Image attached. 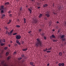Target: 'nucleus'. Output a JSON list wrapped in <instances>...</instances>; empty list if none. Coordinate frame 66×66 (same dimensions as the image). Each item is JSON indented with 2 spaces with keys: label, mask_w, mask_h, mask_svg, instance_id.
<instances>
[{
  "label": "nucleus",
  "mask_w": 66,
  "mask_h": 66,
  "mask_svg": "<svg viewBox=\"0 0 66 66\" xmlns=\"http://www.w3.org/2000/svg\"><path fill=\"white\" fill-rule=\"evenodd\" d=\"M53 31H55V30L54 29H53L52 30Z\"/></svg>",
  "instance_id": "50"
},
{
  "label": "nucleus",
  "mask_w": 66,
  "mask_h": 66,
  "mask_svg": "<svg viewBox=\"0 0 66 66\" xmlns=\"http://www.w3.org/2000/svg\"><path fill=\"white\" fill-rule=\"evenodd\" d=\"M7 28H6V29H7Z\"/></svg>",
  "instance_id": "62"
},
{
  "label": "nucleus",
  "mask_w": 66,
  "mask_h": 66,
  "mask_svg": "<svg viewBox=\"0 0 66 66\" xmlns=\"http://www.w3.org/2000/svg\"><path fill=\"white\" fill-rule=\"evenodd\" d=\"M31 1H34V0H30Z\"/></svg>",
  "instance_id": "57"
},
{
  "label": "nucleus",
  "mask_w": 66,
  "mask_h": 66,
  "mask_svg": "<svg viewBox=\"0 0 66 66\" xmlns=\"http://www.w3.org/2000/svg\"><path fill=\"white\" fill-rule=\"evenodd\" d=\"M59 23V21H57V22H56L57 23Z\"/></svg>",
  "instance_id": "41"
},
{
  "label": "nucleus",
  "mask_w": 66,
  "mask_h": 66,
  "mask_svg": "<svg viewBox=\"0 0 66 66\" xmlns=\"http://www.w3.org/2000/svg\"><path fill=\"white\" fill-rule=\"evenodd\" d=\"M9 14H10L11 13V11H9L8 12Z\"/></svg>",
  "instance_id": "36"
},
{
  "label": "nucleus",
  "mask_w": 66,
  "mask_h": 66,
  "mask_svg": "<svg viewBox=\"0 0 66 66\" xmlns=\"http://www.w3.org/2000/svg\"><path fill=\"white\" fill-rule=\"evenodd\" d=\"M1 46H3V45H4V44H3V43H2L1 44Z\"/></svg>",
  "instance_id": "37"
},
{
  "label": "nucleus",
  "mask_w": 66,
  "mask_h": 66,
  "mask_svg": "<svg viewBox=\"0 0 66 66\" xmlns=\"http://www.w3.org/2000/svg\"><path fill=\"white\" fill-rule=\"evenodd\" d=\"M34 22V23H36V22H37V21H36V20H33V22Z\"/></svg>",
  "instance_id": "10"
},
{
  "label": "nucleus",
  "mask_w": 66,
  "mask_h": 66,
  "mask_svg": "<svg viewBox=\"0 0 66 66\" xmlns=\"http://www.w3.org/2000/svg\"><path fill=\"white\" fill-rule=\"evenodd\" d=\"M9 4V2H6V3H5V5H7V4Z\"/></svg>",
  "instance_id": "12"
},
{
  "label": "nucleus",
  "mask_w": 66,
  "mask_h": 66,
  "mask_svg": "<svg viewBox=\"0 0 66 66\" xmlns=\"http://www.w3.org/2000/svg\"><path fill=\"white\" fill-rule=\"evenodd\" d=\"M6 55L7 56L9 55V53L8 52H6Z\"/></svg>",
  "instance_id": "26"
},
{
  "label": "nucleus",
  "mask_w": 66,
  "mask_h": 66,
  "mask_svg": "<svg viewBox=\"0 0 66 66\" xmlns=\"http://www.w3.org/2000/svg\"><path fill=\"white\" fill-rule=\"evenodd\" d=\"M1 65L2 66H7V64H4V61H2L1 62Z\"/></svg>",
  "instance_id": "3"
},
{
  "label": "nucleus",
  "mask_w": 66,
  "mask_h": 66,
  "mask_svg": "<svg viewBox=\"0 0 66 66\" xmlns=\"http://www.w3.org/2000/svg\"><path fill=\"white\" fill-rule=\"evenodd\" d=\"M60 32V31L59 30H58V33H59Z\"/></svg>",
  "instance_id": "52"
},
{
  "label": "nucleus",
  "mask_w": 66,
  "mask_h": 66,
  "mask_svg": "<svg viewBox=\"0 0 66 66\" xmlns=\"http://www.w3.org/2000/svg\"><path fill=\"white\" fill-rule=\"evenodd\" d=\"M39 31H40H40H41V29H39Z\"/></svg>",
  "instance_id": "56"
},
{
  "label": "nucleus",
  "mask_w": 66,
  "mask_h": 66,
  "mask_svg": "<svg viewBox=\"0 0 66 66\" xmlns=\"http://www.w3.org/2000/svg\"><path fill=\"white\" fill-rule=\"evenodd\" d=\"M3 42H5V39H3Z\"/></svg>",
  "instance_id": "39"
},
{
  "label": "nucleus",
  "mask_w": 66,
  "mask_h": 66,
  "mask_svg": "<svg viewBox=\"0 0 66 66\" xmlns=\"http://www.w3.org/2000/svg\"><path fill=\"white\" fill-rule=\"evenodd\" d=\"M51 48H48V50H51Z\"/></svg>",
  "instance_id": "38"
},
{
  "label": "nucleus",
  "mask_w": 66,
  "mask_h": 66,
  "mask_svg": "<svg viewBox=\"0 0 66 66\" xmlns=\"http://www.w3.org/2000/svg\"><path fill=\"white\" fill-rule=\"evenodd\" d=\"M16 38L17 39H20V38H21V36H20L19 35H16Z\"/></svg>",
  "instance_id": "2"
},
{
  "label": "nucleus",
  "mask_w": 66,
  "mask_h": 66,
  "mask_svg": "<svg viewBox=\"0 0 66 66\" xmlns=\"http://www.w3.org/2000/svg\"><path fill=\"white\" fill-rule=\"evenodd\" d=\"M2 40H0V44H1V41H2Z\"/></svg>",
  "instance_id": "42"
},
{
  "label": "nucleus",
  "mask_w": 66,
  "mask_h": 66,
  "mask_svg": "<svg viewBox=\"0 0 66 66\" xmlns=\"http://www.w3.org/2000/svg\"><path fill=\"white\" fill-rule=\"evenodd\" d=\"M16 52H14V54H16Z\"/></svg>",
  "instance_id": "40"
},
{
  "label": "nucleus",
  "mask_w": 66,
  "mask_h": 66,
  "mask_svg": "<svg viewBox=\"0 0 66 66\" xmlns=\"http://www.w3.org/2000/svg\"><path fill=\"white\" fill-rule=\"evenodd\" d=\"M16 27L17 28H19V27H20V25H17L16 26Z\"/></svg>",
  "instance_id": "19"
},
{
  "label": "nucleus",
  "mask_w": 66,
  "mask_h": 66,
  "mask_svg": "<svg viewBox=\"0 0 66 66\" xmlns=\"http://www.w3.org/2000/svg\"><path fill=\"white\" fill-rule=\"evenodd\" d=\"M10 46H11V45H9V47H10Z\"/></svg>",
  "instance_id": "51"
},
{
  "label": "nucleus",
  "mask_w": 66,
  "mask_h": 66,
  "mask_svg": "<svg viewBox=\"0 0 66 66\" xmlns=\"http://www.w3.org/2000/svg\"><path fill=\"white\" fill-rule=\"evenodd\" d=\"M17 34V33H14L13 34V35H16Z\"/></svg>",
  "instance_id": "23"
},
{
  "label": "nucleus",
  "mask_w": 66,
  "mask_h": 66,
  "mask_svg": "<svg viewBox=\"0 0 66 66\" xmlns=\"http://www.w3.org/2000/svg\"><path fill=\"white\" fill-rule=\"evenodd\" d=\"M50 52H51V51H47L46 52L47 53H50Z\"/></svg>",
  "instance_id": "29"
},
{
  "label": "nucleus",
  "mask_w": 66,
  "mask_h": 66,
  "mask_svg": "<svg viewBox=\"0 0 66 66\" xmlns=\"http://www.w3.org/2000/svg\"><path fill=\"white\" fill-rule=\"evenodd\" d=\"M0 66H1V64H0Z\"/></svg>",
  "instance_id": "61"
},
{
  "label": "nucleus",
  "mask_w": 66,
  "mask_h": 66,
  "mask_svg": "<svg viewBox=\"0 0 66 66\" xmlns=\"http://www.w3.org/2000/svg\"><path fill=\"white\" fill-rule=\"evenodd\" d=\"M13 30H12L10 32V33H12L13 32Z\"/></svg>",
  "instance_id": "30"
},
{
  "label": "nucleus",
  "mask_w": 66,
  "mask_h": 66,
  "mask_svg": "<svg viewBox=\"0 0 66 66\" xmlns=\"http://www.w3.org/2000/svg\"><path fill=\"white\" fill-rule=\"evenodd\" d=\"M9 16H10V17H11L12 16V15L11 14H10L9 15Z\"/></svg>",
  "instance_id": "45"
},
{
  "label": "nucleus",
  "mask_w": 66,
  "mask_h": 66,
  "mask_svg": "<svg viewBox=\"0 0 66 66\" xmlns=\"http://www.w3.org/2000/svg\"><path fill=\"white\" fill-rule=\"evenodd\" d=\"M3 6H1V9H0V11L1 10H2L4 9V8H3Z\"/></svg>",
  "instance_id": "5"
},
{
  "label": "nucleus",
  "mask_w": 66,
  "mask_h": 66,
  "mask_svg": "<svg viewBox=\"0 0 66 66\" xmlns=\"http://www.w3.org/2000/svg\"><path fill=\"white\" fill-rule=\"evenodd\" d=\"M44 0H42V1H44Z\"/></svg>",
  "instance_id": "64"
},
{
  "label": "nucleus",
  "mask_w": 66,
  "mask_h": 66,
  "mask_svg": "<svg viewBox=\"0 0 66 66\" xmlns=\"http://www.w3.org/2000/svg\"><path fill=\"white\" fill-rule=\"evenodd\" d=\"M26 7H28V6H27V5L26 6Z\"/></svg>",
  "instance_id": "58"
},
{
  "label": "nucleus",
  "mask_w": 66,
  "mask_h": 66,
  "mask_svg": "<svg viewBox=\"0 0 66 66\" xmlns=\"http://www.w3.org/2000/svg\"><path fill=\"white\" fill-rule=\"evenodd\" d=\"M10 59H11V56H9L8 58H7V60H9Z\"/></svg>",
  "instance_id": "22"
},
{
  "label": "nucleus",
  "mask_w": 66,
  "mask_h": 66,
  "mask_svg": "<svg viewBox=\"0 0 66 66\" xmlns=\"http://www.w3.org/2000/svg\"><path fill=\"white\" fill-rule=\"evenodd\" d=\"M58 65L59 66H61L62 65V64L61 63H59L58 64Z\"/></svg>",
  "instance_id": "27"
},
{
  "label": "nucleus",
  "mask_w": 66,
  "mask_h": 66,
  "mask_svg": "<svg viewBox=\"0 0 66 66\" xmlns=\"http://www.w3.org/2000/svg\"><path fill=\"white\" fill-rule=\"evenodd\" d=\"M59 55L60 56L62 55V53L61 52H60L59 53Z\"/></svg>",
  "instance_id": "7"
},
{
  "label": "nucleus",
  "mask_w": 66,
  "mask_h": 66,
  "mask_svg": "<svg viewBox=\"0 0 66 66\" xmlns=\"http://www.w3.org/2000/svg\"><path fill=\"white\" fill-rule=\"evenodd\" d=\"M53 13L54 14H55V13H54V12H53Z\"/></svg>",
  "instance_id": "53"
},
{
  "label": "nucleus",
  "mask_w": 66,
  "mask_h": 66,
  "mask_svg": "<svg viewBox=\"0 0 66 66\" xmlns=\"http://www.w3.org/2000/svg\"><path fill=\"white\" fill-rule=\"evenodd\" d=\"M48 50V49L47 48H46V50H44V51H45V52H46V51H47V50Z\"/></svg>",
  "instance_id": "21"
},
{
  "label": "nucleus",
  "mask_w": 66,
  "mask_h": 66,
  "mask_svg": "<svg viewBox=\"0 0 66 66\" xmlns=\"http://www.w3.org/2000/svg\"><path fill=\"white\" fill-rule=\"evenodd\" d=\"M9 21H10L7 23V24H9V23H11V20H10Z\"/></svg>",
  "instance_id": "18"
},
{
  "label": "nucleus",
  "mask_w": 66,
  "mask_h": 66,
  "mask_svg": "<svg viewBox=\"0 0 66 66\" xmlns=\"http://www.w3.org/2000/svg\"><path fill=\"white\" fill-rule=\"evenodd\" d=\"M27 50V48H25V49H24L22 50L23 51H26Z\"/></svg>",
  "instance_id": "17"
},
{
  "label": "nucleus",
  "mask_w": 66,
  "mask_h": 66,
  "mask_svg": "<svg viewBox=\"0 0 66 66\" xmlns=\"http://www.w3.org/2000/svg\"><path fill=\"white\" fill-rule=\"evenodd\" d=\"M21 10H22V7L20 8V10L19 11H21Z\"/></svg>",
  "instance_id": "34"
},
{
  "label": "nucleus",
  "mask_w": 66,
  "mask_h": 66,
  "mask_svg": "<svg viewBox=\"0 0 66 66\" xmlns=\"http://www.w3.org/2000/svg\"><path fill=\"white\" fill-rule=\"evenodd\" d=\"M30 64L31 65H33V63L32 62H30Z\"/></svg>",
  "instance_id": "16"
},
{
  "label": "nucleus",
  "mask_w": 66,
  "mask_h": 66,
  "mask_svg": "<svg viewBox=\"0 0 66 66\" xmlns=\"http://www.w3.org/2000/svg\"><path fill=\"white\" fill-rule=\"evenodd\" d=\"M28 10L30 12V14H31V13H32V11H31V9H29Z\"/></svg>",
  "instance_id": "13"
},
{
  "label": "nucleus",
  "mask_w": 66,
  "mask_h": 66,
  "mask_svg": "<svg viewBox=\"0 0 66 66\" xmlns=\"http://www.w3.org/2000/svg\"><path fill=\"white\" fill-rule=\"evenodd\" d=\"M48 6V4H46L44 5L43 7H46V6Z\"/></svg>",
  "instance_id": "8"
},
{
  "label": "nucleus",
  "mask_w": 66,
  "mask_h": 66,
  "mask_svg": "<svg viewBox=\"0 0 66 66\" xmlns=\"http://www.w3.org/2000/svg\"><path fill=\"white\" fill-rule=\"evenodd\" d=\"M43 15L42 14H40V15L39 16V18H41V17Z\"/></svg>",
  "instance_id": "9"
},
{
  "label": "nucleus",
  "mask_w": 66,
  "mask_h": 66,
  "mask_svg": "<svg viewBox=\"0 0 66 66\" xmlns=\"http://www.w3.org/2000/svg\"><path fill=\"white\" fill-rule=\"evenodd\" d=\"M8 34L9 35H10V33L8 32Z\"/></svg>",
  "instance_id": "55"
},
{
  "label": "nucleus",
  "mask_w": 66,
  "mask_h": 66,
  "mask_svg": "<svg viewBox=\"0 0 66 66\" xmlns=\"http://www.w3.org/2000/svg\"><path fill=\"white\" fill-rule=\"evenodd\" d=\"M49 66V64L48 63L47 64V66Z\"/></svg>",
  "instance_id": "43"
},
{
  "label": "nucleus",
  "mask_w": 66,
  "mask_h": 66,
  "mask_svg": "<svg viewBox=\"0 0 66 66\" xmlns=\"http://www.w3.org/2000/svg\"><path fill=\"white\" fill-rule=\"evenodd\" d=\"M24 23H26V18L24 19Z\"/></svg>",
  "instance_id": "14"
},
{
  "label": "nucleus",
  "mask_w": 66,
  "mask_h": 66,
  "mask_svg": "<svg viewBox=\"0 0 66 66\" xmlns=\"http://www.w3.org/2000/svg\"><path fill=\"white\" fill-rule=\"evenodd\" d=\"M7 47H5L4 48V49L5 50H7Z\"/></svg>",
  "instance_id": "20"
},
{
  "label": "nucleus",
  "mask_w": 66,
  "mask_h": 66,
  "mask_svg": "<svg viewBox=\"0 0 66 66\" xmlns=\"http://www.w3.org/2000/svg\"><path fill=\"white\" fill-rule=\"evenodd\" d=\"M46 39V37H44V39Z\"/></svg>",
  "instance_id": "49"
},
{
  "label": "nucleus",
  "mask_w": 66,
  "mask_h": 66,
  "mask_svg": "<svg viewBox=\"0 0 66 66\" xmlns=\"http://www.w3.org/2000/svg\"><path fill=\"white\" fill-rule=\"evenodd\" d=\"M61 65L62 66H64V63H61Z\"/></svg>",
  "instance_id": "25"
},
{
  "label": "nucleus",
  "mask_w": 66,
  "mask_h": 66,
  "mask_svg": "<svg viewBox=\"0 0 66 66\" xmlns=\"http://www.w3.org/2000/svg\"><path fill=\"white\" fill-rule=\"evenodd\" d=\"M9 33V32L7 31H6V34H8V33Z\"/></svg>",
  "instance_id": "35"
},
{
  "label": "nucleus",
  "mask_w": 66,
  "mask_h": 66,
  "mask_svg": "<svg viewBox=\"0 0 66 66\" xmlns=\"http://www.w3.org/2000/svg\"><path fill=\"white\" fill-rule=\"evenodd\" d=\"M52 38H55V37L54 35H52Z\"/></svg>",
  "instance_id": "15"
},
{
  "label": "nucleus",
  "mask_w": 66,
  "mask_h": 66,
  "mask_svg": "<svg viewBox=\"0 0 66 66\" xmlns=\"http://www.w3.org/2000/svg\"><path fill=\"white\" fill-rule=\"evenodd\" d=\"M62 40H63V41H65V40H66V39L65 38H64Z\"/></svg>",
  "instance_id": "32"
},
{
  "label": "nucleus",
  "mask_w": 66,
  "mask_h": 66,
  "mask_svg": "<svg viewBox=\"0 0 66 66\" xmlns=\"http://www.w3.org/2000/svg\"><path fill=\"white\" fill-rule=\"evenodd\" d=\"M50 38H52V36H50Z\"/></svg>",
  "instance_id": "44"
},
{
  "label": "nucleus",
  "mask_w": 66,
  "mask_h": 66,
  "mask_svg": "<svg viewBox=\"0 0 66 66\" xmlns=\"http://www.w3.org/2000/svg\"><path fill=\"white\" fill-rule=\"evenodd\" d=\"M3 16H4L5 15H3Z\"/></svg>",
  "instance_id": "60"
},
{
  "label": "nucleus",
  "mask_w": 66,
  "mask_h": 66,
  "mask_svg": "<svg viewBox=\"0 0 66 66\" xmlns=\"http://www.w3.org/2000/svg\"><path fill=\"white\" fill-rule=\"evenodd\" d=\"M31 31H30L28 32V33H29L30 34H31Z\"/></svg>",
  "instance_id": "33"
},
{
  "label": "nucleus",
  "mask_w": 66,
  "mask_h": 66,
  "mask_svg": "<svg viewBox=\"0 0 66 66\" xmlns=\"http://www.w3.org/2000/svg\"><path fill=\"white\" fill-rule=\"evenodd\" d=\"M10 43H12V41H10Z\"/></svg>",
  "instance_id": "54"
},
{
  "label": "nucleus",
  "mask_w": 66,
  "mask_h": 66,
  "mask_svg": "<svg viewBox=\"0 0 66 66\" xmlns=\"http://www.w3.org/2000/svg\"><path fill=\"white\" fill-rule=\"evenodd\" d=\"M50 25H51V24H50V25H49V26H50Z\"/></svg>",
  "instance_id": "63"
},
{
  "label": "nucleus",
  "mask_w": 66,
  "mask_h": 66,
  "mask_svg": "<svg viewBox=\"0 0 66 66\" xmlns=\"http://www.w3.org/2000/svg\"><path fill=\"white\" fill-rule=\"evenodd\" d=\"M46 16L47 17H50V15L48 14H45Z\"/></svg>",
  "instance_id": "6"
},
{
  "label": "nucleus",
  "mask_w": 66,
  "mask_h": 66,
  "mask_svg": "<svg viewBox=\"0 0 66 66\" xmlns=\"http://www.w3.org/2000/svg\"><path fill=\"white\" fill-rule=\"evenodd\" d=\"M37 40L38 42H37L36 43V46H42V43L39 40V39H37Z\"/></svg>",
  "instance_id": "1"
},
{
  "label": "nucleus",
  "mask_w": 66,
  "mask_h": 66,
  "mask_svg": "<svg viewBox=\"0 0 66 66\" xmlns=\"http://www.w3.org/2000/svg\"><path fill=\"white\" fill-rule=\"evenodd\" d=\"M19 42V41L18 40H17L16 41V43H17V44H18V45H20V43Z\"/></svg>",
  "instance_id": "4"
},
{
  "label": "nucleus",
  "mask_w": 66,
  "mask_h": 66,
  "mask_svg": "<svg viewBox=\"0 0 66 66\" xmlns=\"http://www.w3.org/2000/svg\"><path fill=\"white\" fill-rule=\"evenodd\" d=\"M45 20H47V18H44Z\"/></svg>",
  "instance_id": "48"
},
{
  "label": "nucleus",
  "mask_w": 66,
  "mask_h": 66,
  "mask_svg": "<svg viewBox=\"0 0 66 66\" xmlns=\"http://www.w3.org/2000/svg\"><path fill=\"white\" fill-rule=\"evenodd\" d=\"M64 35H62L61 36V38H64Z\"/></svg>",
  "instance_id": "31"
},
{
  "label": "nucleus",
  "mask_w": 66,
  "mask_h": 66,
  "mask_svg": "<svg viewBox=\"0 0 66 66\" xmlns=\"http://www.w3.org/2000/svg\"><path fill=\"white\" fill-rule=\"evenodd\" d=\"M38 9H40V7H38Z\"/></svg>",
  "instance_id": "47"
},
{
  "label": "nucleus",
  "mask_w": 66,
  "mask_h": 66,
  "mask_svg": "<svg viewBox=\"0 0 66 66\" xmlns=\"http://www.w3.org/2000/svg\"><path fill=\"white\" fill-rule=\"evenodd\" d=\"M4 12V11L3 10H2L1 11V13H3Z\"/></svg>",
  "instance_id": "28"
},
{
  "label": "nucleus",
  "mask_w": 66,
  "mask_h": 66,
  "mask_svg": "<svg viewBox=\"0 0 66 66\" xmlns=\"http://www.w3.org/2000/svg\"><path fill=\"white\" fill-rule=\"evenodd\" d=\"M42 35H44V33H42Z\"/></svg>",
  "instance_id": "59"
},
{
  "label": "nucleus",
  "mask_w": 66,
  "mask_h": 66,
  "mask_svg": "<svg viewBox=\"0 0 66 66\" xmlns=\"http://www.w3.org/2000/svg\"><path fill=\"white\" fill-rule=\"evenodd\" d=\"M53 6L54 7V4H53Z\"/></svg>",
  "instance_id": "46"
},
{
  "label": "nucleus",
  "mask_w": 66,
  "mask_h": 66,
  "mask_svg": "<svg viewBox=\"0 0 66 66\" xmlns=\"http://www.w3.org/2000/svg\"><path fill=\"white\" fill-rule=\"evenodd\" d=\"M22 59V58L20 57L18 58V60H21V59Z\"/></svg>",
  "instance_id": "24"
},
{
  "label": "nucleus",
  "mask_w": 66,
  "mask_h": 66,
  "mask_svg": "<svg viewBox=\"0 0 66 66\" xmlns=\"http://www.w3.org/2000/svg\"><path fill=\"white\" fill-rule=\"evenodd\" d=\"M57 41V40H55V39H53V42H56Z\"/></svg>",
  "instance_id": "11"
}]
</instances>
